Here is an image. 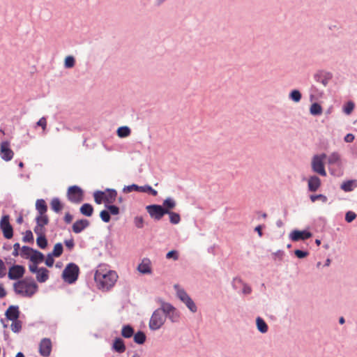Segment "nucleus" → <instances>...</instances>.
<instances>
[{"label":"nucleus","instance_id":"nucleus-22","mask_svg":"<svg viewBox=\"0 0 357 357\" xmlns=\"http://www.w3.org/2000/svg\"><path fill=\"white\" fill-rule=\"evenodd\" d=\"M357 188V180L356 179H349L343 181L340 185V189L346 192L353 191Z\"/></svg>","mask_w":357,"mask_h":357},{"label":"nucleus","instance_id":"nucleus-21","mask_svg":"<svg viewBox=\"0 0 357 357\" xmlns=\"http://www.w3.org/2000/svg\"><path fill=\"white\" fill-rule=\"evenodd\" d=\"M50 277V271L45 267H40L36 273V280L40 283L45 282Z\"/></svg>","mask_w":357,"mask_h":357},{"label":"nucleus","instance_id":"nucleus-63","mask_svg":"<svg viewBox=\"0 0 357 357\" xmlns=\"http://www.w3.org/2000/svg\"><path fill=\"white\" fill-rule=\"evenodd\" d=\"M36 125L39 127H41L43 130H45L47 127V119L45 117L40 118L38 122L36 123Z\"/></svg>","mask_w":357,"mask_h":357},{"label":"nucleus","instance_id":"nucleus-64","mask_svg":"<svg viewBox=\"0 0 357 357\" xmlns=\"http://www.w3.org/2000/svg\"><path fill=\"white\" fill-rule=\"evenodd\" d=\"M6 267L2 259H0V278L6 275Z\"/></svg>","mask_w":357,"mask_h":357},{"label":"nucleus","instance_id":"nucleus-53","mask_svg":"<svg viewBox=\"0 0 357 357\" xmlns=\"http://www.w3.org/2000/svg\"><path fill=\"white\" fill-rule=\"evenodd\" d=\"M54 257H55V256L52 255V253H51V252H49L47 255L46 257H45V260L43 261L45 262V264L47 267L52 268L54 266Z\"/></svg>","mask_w":357,"mask_h":357},{"label":"nucleus","instance_id":"nucleus-28","mask_svg":"<svg viewBox=\"0 0 357 357\" xmlns=\"http://www.w3.org/2000/svg\"><path fill=\"white\" fill-rule=\"evenodd\" d=\"M47 205L43 199H38L36 202V209L37 210L38 215L45 214L47 211Z\"/></svg>","mask_w":357,"mask_h":357},{"label":"nucleus","instance_id":"nucleus-55","mask_svg":"<svg viewBox=\"0 0 357 357\" xmlns=\"http://www.w3.org/2000/svg\"><path fill=\"white\" fill-rule=\"evenodd\" d=\"M284 256V252L282 250H278L276 252L272 253V259L275 261L277 259L280 261H282Z\"/></svg>","mask_w":357,"mask_h":357},{"label":"nucleus","instance_id":"nucleus-8","mask_svg":"<svg viewBox=\"0 0 357 357\" xmlns=\"http://www.w3.org/2000/svg\"><path fill=\"white\" fill-rule=\"evenodd\" d=\"M326 158V153L315 155L312 160V169L315 173L322 176H326V172L324 167V160Z\"/></svg>","mask_w":357,"mask_h":357},{"label":"nucleus","instance_id":"nucleus-13","mask_svg":"<svg viewBox=\"0 0 357 357\" xmlns=\"http://www.w3.org/2000/svg\"><path fill=\"white\" fill-rule=\"evenodd\" d=\"M0 155L2 160L6 162L10 161L14 155L8 141H3L0 144Z\"/></svg>","mask_w":357,"mask_h":357},{"label":"nucleus","instance_id":"nucleus-50","mask_svg":"<svg viewBox=\"0 0 357 357\" xmlns=\"http://www.w3.org/2000/svg\"><path fill=\"white\" fill-rule=\"evenodd\" d=\"M22 241L28 243H33L34 237L31 230L29 229L25 231L24 235L22 237Z\"/></svg>","mask_w":357,"mask_h":357},{"label":"nucleus","instance_id":"nucleus-16","mask_svg":"<svg viewBox=\"0 0 357 357\" xmlns=\"http://www.w3.org/2000/svg\"><path fill=\"white\" fill-rule=\"evenodd\" d=\"M90 225V222L87 219H79L76 220L72 225V230L75 234L82 232Z\"/></svg>","mask_w":357,"mask_h":357},{"label":"nucleus","instance_id":"nucleus-6","mask_svg":"<svg viewBox=\"0 0 357 357\" xmlns=\"http://www.w3.org/2000/svg\"><path fill=\"white\" fill-rule=\"evenodd\" d=\"M174 288L177 289L176 295L180 301L183 303L189 310L193 313L197 311V307L191 297L183 289H178V285L175 284Z\"/></svg>","mask_w":357,"mask_h":357},{"label":"nucleus","instance_id":"nucleus-9","mask_svg":"<svg viewBox=\"0 0 357 357\" xmlns=\"http://www.w3.org/2000/svg\"><path fill=\"white\" fill-rule=\"evenodd\" d=\"M313 234L307 229L299 230L298 229H293L289 234V238L292 242L305 241L312 238Z\"/></svg>","mask_w":357,"mask_h":357},{"label":"nucleus","instance_id":"nucleus-51","mask_svg":"<svg viewBox=\"0 0 357 357\" xmlns=\"http://www.w3.org/2000/svg\"><path fill=\"white\" fill-rule=\"evenodd\" d=\"M294 255L299 259H303L309 256L310 252L307 250L296 249L294 250Z\"/></svg>","mask_w":357,"mask_h":357},{"label":"nucleus","instance_id":"nucleus-23","mask_svg":"<svg viewBox=\"0 0 357 357\" xmlns=\"http://www.w3.org/2000/svg\"><path fill=\"white\" fill-rule=\"evenodd\" d=\"M31 250V256L30 257V262L40 264L45 260V255L40 251L34 249Z\"/></svg>","mask_w":357,"mask_h":357},{"label":"nucleus","instance_id":"nucleus-52","mask_svg":"<svg viewBox=\"0 0 357 357\" xmlns=\"http://www.w3.org/2000/svg\"><path fill=\"white\" fill-rule=\"evenodd\" d=\"M310 199L312 202H315L317 200H321L322 202H326L328 198L323 194H313L310 195Z\"/></svg>","mask_w":357,"mask_h":357},{"label":"nucleus","instance_id":"nucleus-20","mask_svg":"<svg viewBox=\"0 0 357 357\" xmlns=\"http://www.w3.org/2000/svg\"><path fill=\"white\" fill-rule=\"evenodd\" d=\"M137 270L142 274H150L152 272L151 267V261L148 258H144L142 263L137 266Z\"/></svg>","mask_w":357,"mask_h":357},{"label":"nucleus","instance_id":"nucleus-32","mask_svg":"<svg viewBox=\"0 0 357 357\" xmlns=\"http://www.w3.org/2000/svg\"><path fill=\"white\" fill-rule=\"evenodd\" d=\"M164 208H166L168 211H172L176 206V201L171 197H167L164 199L162 204H161Z\"/></svg>","mask_w":357,"mask_h":357},{"label":"nucleus","instance_id":"nucleus-40","mask_svg":"<svg viewBox=\"0 0 357 357\" xmlns=\"http://www.w3.org/2000/svg\"><path fill=\"white\" fill-rule=\"evenodd\" d=\"M144 192L147 193L149 195H151L153 197H155L158 195V191L153 189L150 185L146 184L143 186L140 187V192Z\"/></svg>","mask_w":357,"mask_h":357},{"label":"nucleus","instance_id":"nucleus-1","mask_svg":"<svg viewBox=\"0 0 357 357\" xmlns=\"http://www.w3.org/2000/svg\"><path fill=\"white\" fill-rule=\"evenodd\" d=\"M13 289L16 294L31 298L38 290V285L31 276L26 277L13 284Z\"/></svg>","mask_w":357,"mask_h":357},{"label":"nucleus","instance_id":"nucleus-41","mask_svg":"<svg viewBox=\"0 0 357 357\" xmlns=\"http://www.w3.org/2000/svg\"><path fill=\"white\" fill-rule=\"evenodd\" d=\"M10 325L11 331L15 333H18L21 331L22 327V322L19 319L17 320H12Z\"/></svg>","mask_w":357,"mask_h":357},{"label":"nucleus","instance_id":"nucleus-31","mask_svg":"<svg viewBox=\"0 0 357 357\" xmlns=\"http://www.w3.org/2000/svg\"><path fill=\"white\" fill-rule=\"evenodd\" d=\"M132 337L134 342L139 345L144 344L146 340V335L145 333L141 330L135 333V335H132Z\"/></svg>","mask_w":357,"mask_h":357},{"label":"nucleus","instance_id":"nucleus-24","mask_svg":"<svg viewBox=\"0 0 357 357\" xmlns=\"http://www.w3.org/2000/svg\"><path fill=\"white\" fill-rule=\"evenodd\" d=\"M121 335L123 338H130L135 335V330L131 324H124L121 328Z\"/></svg>","mask_w":357,"mask_h":357},{"label":"nucleus","instance_id":"nucleus-18","mask_svg":"<svg viewBox=\"0 0 357 357\" xmlns=\"http://www.w3.org/2000/svg\"><path fill=\"white\" fill-rule=\"evenodd\" d=\"M321 185V179L316 175L310 176L307 181L308 191L317 192Z\"/></svg>","mask_w":357,"mask_h":357},{"label":"nucleus","instance_id":"nucleus-36","mask_svg":"<svg viewBox=\"0 0 357 357\" xmlns=\"http://www.w3.org/2000/svg\"><path fill=\"white\" fill-rule=\"evenodd\" d=\"M289 98L294 102H299L302 98V93L298 89H293L289 93Z\"/></svg>","mask_w":357,"mask_h":357},{"label":"nucleus","instance_id":"nucleus-48","mask_svg":"<svg viewBox=\"0 0 357 357\" xmlns=\"http://www.w3.org/2000/svg\"><path fill=\"white\" fill-rule=\"evenodd\" d=\"M340 162V155L337 152L332 153L328 158L329 165H335Z\"/></svg>","mask_w":357,"mask_h":357},{"label":"nucleus","instance_id":"nucleus-12","mask_svg":"<svg viewBox=\"0 0 357 357\" xmlns=\"http://www.w3.org/2000/svg\"><path fill=\"white\" fill-rule=\"evenodd\" d=\"M313 78L315 82L321 83L326 87L332 79L333 74L324 70H319L314 74Z\"/></svg>","mask_w":357,"mask_h":357},{"label":"nucleus","instance_id":"nucleus-14","mask_svg":"<svg viewBox=\"0 0 357 357\" xmlns=\"http://www.w3.org/2000/svg\"><path fill=\"white\" fill-rule=\"evenodd\" d=\"M52 342L50 338L45 337L39 344V354L43 357H47L52 351Z\"/></svg>","mask_w":357,"mask_h":357},{"label":"nucleus","instance_id":"nucleus-62","mask_svg":"<svg viewBox=\"0 0 357 357\" xmlns=\"http://www.w3.org/2000/svg\"><path fill=\"white\" fill-rule=\"evenodd\" d=\"M39 268H40V267H38V264H33V263L31 262L29 264V270L33 274H36V272H38L39 271Z\"/></svg>","mask_w":357,"mask_h":357},{"label":"nucleus","instance_id":"nucleus-46","mask_svg":"<svg viewBox=\"0 0 357 357\" xmlns=\"http://www.w3.org/2000/svg\"><path fill=\"white\" fill-rule=\"evenodd\" d=\"M140 187L139 185L132 183L131 185H125L123 188V192L124 193H130L132 192H140Z\"/></svg>","mask_w":357,"mask_h":357},{"label":"nucleus","instance_id":"nucleus-25","mask_svg":"<svg viewBox=\"0 0 357 357\" xmlns=\"http://www.w3.org/2000/svg\"><path fill=\"white\" fill-rule=\"evenodd\" d=\"M107 204H113L117 197V191L113 188H107L105 190Z\"/></svg>","mask_w":357,"mask_h":357},{"label":"nucleus","instance_id":"nucleus-30","mask_svg":"<svg viewBox=\"0 0 357 357\" xmlns=\"http://www.w3.org/2000/svg\"><path fill=\"white\" fill-rule=\"evenodd\" d=\"M256 326L257 330L261 333H266L268 330V324L261 317L256 318Z\"/></svg>","mask_w":357,"mask_h":357},{"label":"nucleus","instance_id":"nucleus-15","mask_svg":"<svg viewBox=\"0 0 357 357\" xmlns=\"http://www.w3.org/2000/svg\"><path fill=\"white\" fill-rule=\"evenodd\" d=\"M21 312L17 305H10L5 311V317L7 320H17L20 317Z\"/></svg>","mask_w":357,"mask_h":357},{"label":"nucleus","instance_id":"nucleus-47","mask_svg":"<svg viewBox=\"0 0 357 357\" xmlns=\"http://www.w3.org/2000/svg\"><path fill=\"white\" fill-rule=\"evenodd\" d=\"M75 65V59L72 55L67 56L64 59V67L67 69L72 68Z\"/></svg>","mask_w":357,"mask_h":357},{"label":"nucleus","instance_id":"nucleus-3","mask_svg":"<svg viewBox=\"0 0 357 357\" xmlns=\"http://www.w3.org/2000/svg\"><path fill=\"white\" fill-rule=\"evenodd\" d=\"M79 273L80 269L79 266L74 262H70L66 264L63 270L61 278L65 282L72 284L78 280Z\"/></svg>","mask_w":357,"mask_h":357},{"label":"nucleus","instance_id":"nucleus-61","mask_svg":"<svg viewBox=\"0 0 357 357\" xmlns=\"http://www.w3.org/2000/svg\"><path fill=\"white\" fill-rule=\"evenodd\" d=\"M242 286H243L242 293L243 294L248 295V294H251L252 288L248 284L243 282L242 284Z\"/></svg>","mask_w":357,"mask_h":357},{"label":"nucleus","instance_id":"nucleus-60","mask_svg":"<svg viewBox=\"0 0 357 357\" xmlns=\"http://www.w3.org/2000/svg\"><path fill=\"white\" fill-rule=\"evenodd\" d=\"M33 231L36 234L37 237H38V236H43L45 234V229L43 227H40L37 225L34 227Z\"/></svg>","mask_w":357,"mask_h":357},{"label":"nucleus","instance_id":"nucleus-7","mask_svg":"<svg viewBox=\"0 0 357 357\" xmlns=\"http://www.w3.org/2000/svg\"><path fill=\"white\" fill-rule=\"evenodd\" d=\"M166 317L156 309L151 317L149 327L153 331H158L164 325Z\"/></svg>","mask_w":357,"mask_h":357},{"label":"nucleus","instance_id":"nucleus-34","mask_svg":"<svg viewBox=\"0 0 357 357\" xmlns=\"http://www.w3.org/2000/svg\"><path fill=\"white\" fill-rule=\"evenodd\" d=\"M116 134L120 138H125L130 135L131 129L126 126H120L117 128Z\"/></svg>","mask_w":357,"mask_h":357},{"label":"nucleus","instance_id":"nucleus-44","mask_svg":"<svg viewBox=\"0 0 357 357\" xmlns=\"http://www.w3.org/2000/svg\"><path fill=\"white\" fill-rule=\"evenodd\" d=\"M63 252V245L61 243H56L53 248L52 255H54L55 257H59Z\"/></svg>","mask_w":357,"mask_h":357},{"label":"nucleus","instance_id":"nucleus-19","mask_svg":"<svg viewBox=\"0 0 357 357\" xmlns=\"http://www.w3.org/2000/svg\"><path fill=\"white\" fill-rule=\"evenodd\" d=\"M158 302L160 303V307L157 310L160 311V312L164 315H167L169 314L172 310H175V307L169 303H167L164 301L162 298H158Z\"/></svg>","mask_w":357,"mask_h":357},{"label":"nucleus","instance_id":"nucleus-11","mask_svg":"<svg viewBox=\"0 0 357 357\" xmlns=\"http://www.w3.org/2000/svg\"><path fill=\"white\" fill-rule=\"evenodd\" d=\"M26 272V268L23 265L13 264L8 273V278L10 280H17L22 278Z\"/></svg>","mask_w":357,"mask_h":357},{"label":"nucleus","instance_id":"nucleus-33","mask_svg":"<svg viewBox=\"0 0 357 357\" xmlns=\"http://www.w3.org/2000/svg\"><path fill=\"white\" fill-rule=\"evenodd\" d=\"M93 198L94 201L97 204H101L102 202L105 204L106 199H105V191L102 190H96L93 192Z\"/></svg>","mask_w":357,"mask_h":357},{"label":"nucleus","instance_id":"nucleus-37","mask_svg":"<svg viewBox=\"0 0 357 357\" xmlns=\"http://www.w3.org/2000/svg\"><path fill=\"white\" fill-rule=\"evenodd\" d=\"M36 244L39 248L42 250L46 249L48 246V241L46 235L38 236V237L36 238Z\"/></svg>","mask_w":357,"mask_h":357},{"label":"nucleus","instance_id":"nucleus-38","mask_svg":"<svg viewBox=\"0 0 357 357\" xmlns=\"http://www.w3.org/2000/svg\"><path fill=\"white\" fill-rule=\"evenodd\" d=\"M166 215H169V222L173 225H177L181 222V216L179 213L176 212H174L172 211H168L166 213Z\"/></svg>","mask_w":357,"mask_h":357},{"label":"nucleus","instance_id":"nucleus-35","mask_svg":"<svg viewBox=\"0 0 357 357\" xmlns=\"http://www.w3.org/2000/svg\"><path fill=\"white\" fill-rule=\"evenodd\" d=\"M36 225L40 227H43L49 223V218L46 214L38 215L35 218Z\"/></svg>","mask_w":357,"mask_h":357},{"label":"nucleus","instance_id":"nucleus-39","mask_svg":"<svg viewBox=\"0 0 357 357\" xmlns=\"http://www.w3.org/2000/svg\"><path fill=\"white\" fill-rule=\"evenodd\" d=\"M354 102L352 100H349L343 105L342 111L345 114L349 115L354 111Z\"/></svg>","mask_w":357,"mask_h":357},{"label":"nucleus","instance_id":"nucleus-43","mask_svg":"<svg viewBox=\"0 0 357 357\" xmlns=\"http://www.w3.org/2000/svg\"><path fill=\"white\" fill-rule=\"evenodd\" d=\"M34 250V248H31L28 245H23L21 248L20 255L22 258L26 259H30V257L31 256V250Z\"/></svg>","mask_w":357,"mask_h":357},{"label":"nucleus","instance_id":"nucleus-56","mask_svg":"<svg viewBox=\"0 0 357 357\" xmlns=\"http://www.w3.org/2000/svg\"><path fill=\"white\" fill-rule=\"evenodd\" d=\"M356 214L354 211H348L345 213L344 219L347 222L350 223L356 219Z\"/></svg>","mask_w":357,"mask_h":357},{"label":"nucleus","instance_id":"nucleus-17","mask_svg":"<svg viewBox=\"0 0 357 357\" xmlns=\"http://www.w3.org/2000/svg\"><path fill=\"white\" fill-rule=\"evenodd\" d=\"M112 350L119 354H123L126 350V346L124 340L120 337H116L112 340Z\"/></svg>","mask_w":357,"mask_h":357},{"label":"nucleus","instance_id":"nucleus-57","mask_svg":"<svg viewBox=\"0 0 357 357\" xmlns=\"http://www.w3.org/2000/svg\"><path fill=\"white\" fill-rule=\"evenodd\" d=\"M63 243L66 247V249L70 252L72 251L75 248V241L73 237H71L70 239H65Z\"/></svg>","mask_w":357,"mask_h":357},{"label":"nucleus","instance_id":"nucleus-4","mask_svg":"<svg viewBox=\"0 0 357 357\" xmlns=\"http://www.w3.org/2000/svg\"><path fill=\"white\" fill-rule=\"evenodd\" d=\"M145 208L150 217L155 222L161 220L166 215V213H167V210H166V208H164L163 206L158 204L147 205Z\"/></svg>","mask_w":357,"mask_h":357},{"label":"nucleus","instance_id":"nucleus-27","mask_svg":"<svg viewBox=\"0 0 357 357\" xmlns=\"http://www.w3.org/2000/svg\"><path fill=\"white\" fill-rule=\"evenodd\" d=\"M50 207L54 212L59 213L62 211L63 204L59 197H54L50 202Z\"/></svg>","mask_w":357,"mask_h":357},{"label":"nucleus","instance_id":"nucleus-45","mask_svg":"<svg viewBox=\"0 0 357 357\" xmlns=\"http://www.w3.org/2000/svg\"><path fill=\"white\" fill-rule=\"evenodd\" d=\"M105 208L109 210L111 215H117L120 213V207L113 204H107L105 203Z\"/></svg>","mask_w":357,"mask_h":357},{"label":"nucleus","instance_id":"nucleus-54","mask_svg":"<svg viewBox=\"0 0 357 357\" xmlns=\"http://www.w3.org/2000/svg\"><path fill=\"white\" fill-rule=\"evenodd\" d=\"M133 222H134L135 226L137 229H142L144 227V224H145L144 218L142 216H139V215L135 216L134 218Z\"/></svg>","mask_w":357,"mask_h":357},{"label":"nucleus","instance_id":"nucleus-59","mask_svg":"<svg viewBox=\"0 0 357 357\" xmlns=\"http://www.w3.org/2000/svg\"><path fill=\"white\" fill-rule=\"evenodd\" d=\"M243 282V281L242 280V279L241 278L236 277L233 279V281L231 282L232 287L234 289H238V288L239 287V285H242Z\"/></svg>","mask_w":357,"mask_h":357},{"label":"nucleus","instance_id":"nucleus-29","mask_svg":"<svg viewBox=\"0 0 357 357\" xmlns=\"http://www.w3.org/2000/svg\"><path fill=\"white\" fill-rule=\"evenodd\" d=\"M323 113L321 105L317 102H312L310 107V114L314 116H320Z\"/></svg>","mask_w":357,"mask_h":357},{"label":"nucleus","instance_id":"nucleus-42","mask_svg":"<svg viewBox=\"0 0 357 357\" xmlns=\"http://www.w3.org/2000/svg\"><path fill=\"white\" fill-rule=\"evenodd\" d=\"M166 319H169L172 323H176L179 321L180 314L179 312L175 308L169 314L165 316Z\"/></svg>","mask_w":357,"mask_h":357},{"label":"nucleus","instance_id":"nucleus-5","mask_svg":"<svg viewBox=\"0 0 357 357\" xmlns=\"http://www.w3.org/2000/svg\"><path fill=\"white\" fill-rule=\"evenodd\" d=\"M66 196L68 199L74 204H79L84 200V192L77 185L68 188Z\"/></svg>","mask_w":357,"mask_h":357},{"label":"nucleus","instance_id":"nucleus-26","mask_svg":"<svg viewBox=\"0 0 357 357\" xmlns=\"http://www.w3.org/2000/svg\"><path fill=\"white\" fill-rule=\"evenodd\" d=\"M94 211L93 206L89 203L83 204L79 208V212L82 215L91 217L93 215Z\"/></svg>","mask_w":357,"mask_h":357},{"label":"nucleus","instance_id":"nucleus-10","mask_svg":"<svg viewBox=\"0 0 357 357\" xmlns=\"http://www.w3.org/2000/svg\"><path fill=\"white\" fill-rule=\"evenodd\" d=\"M0 229H1L5 238L10 239L13 238V228L10 223V216L8 215H2L0 220Z\"/></svg>","mask_w":357,"mask_h":357},{"label":"nucleus","instance_id":"nucleus-49","mask_svg":"<svg viewBox=\"0 0 357 357\" xmlns=\"http://www.w3.org/2000/svg\"><path fill=\"white\" fill-rule=\"evenodd\" d=\"M100 218L105 223H108L111 220V215L108 209L105 208L100 212Z\"/></svg>","mask_w":357,"mask_h":357},{"label":"nucleus","instance_id":"nucleus-58","mask_svg":"<svg viewBox=\"0 0 357 357\" xmlns=\"http://www.w3.org/2000/svg\"><path fill=\"white\" fill-rule=\"evenodd\" d=\"M178 252L176 250H172L166 254V258L168 259H172L176 261L178 259Z\"/></svg>","mask_w":357,"mask_h":357},{"label":"nucleus","instance_id":"nucleus-2","mask_svg":"<svg viewBox=\"0 0 357 357\" xmlns=\"http://www.w3.org/2000/svg\"><path fill=\"white\" fill-rule=\"evenodd\" d=\"M118 279V275L114 271H109L106 273H102L98 270L94 275V280L99 289L103 291L109 290L114 287Z\"/></svg>","mask_w":357,"mask_h":357}]
</instances>
